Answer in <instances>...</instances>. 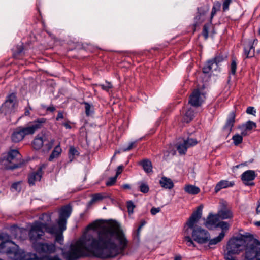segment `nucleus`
<instances>
[{"mask_svg": "<svg viewBox=\"0 0 260 260\" xmlns=\"http://www.w3.org/2000/svg\"><path fill=\"white\" fill-rule=\"evenodd\" d=\"M128 241L117 223H111L102 226L97 236L89 234L71 245L70 250L62 252L66 260H78L87 256L86 251L94 257L108 259L116 257L128 246Z\"/></svg>", "mask_w": 260, "mask_h": 260, "instance_id": "nucleus-1", "label": "nucleus"}, {"mask_svg": "<svg viewBox=\"0 0 260 260\" xmlns=\"http://www.w3.org/2000/svg\"><path fill=\"white\" fill-rule=\"evenodd\" d=\"M203 205L199 206L187 221L184 226V232L186 235L185 241L189 247H196L193 241L199 244H205L208 242L211 238L209 232L206 230L197 225L202 215Z\"/></svg>", "mask_w": 260, "mask_h": 260, "instance_id": "nucleus-2", "label": "nucleus"}, {"mask_svg": "<svg viewBox=\"0 0 260 260\" xmlns=\"http://www.w3.org/2000/svg\"><path fill=\"white\" fill-rule=\"evenodd\" d=\"M232 240L240 242L242 248L240 252L244 250V258L246 260H260V241L254 238L253 235L246 233L240 238H231L227 244V251L230 242Z\"/></svg>", "mask_w": 260, "mask_h": 260, "instance_id": "nucleus-3", "label": "nucleus"}, {"mask_svg": "<svg viewBox=\"0 0 260 260\" xmlns=\"http://www.w3.org/2000/svg\"><path fill=\"white\" fill-rule=\"evenodd\" d=\"M72 212V207L70 204L62 206L59 211V218L57 224L49 226L46 228V232L54 235L55 242L62 244L63 241V232L66 230L67 219L70 217Z\"/></svg>", "mask_w": 260, "mask_h": 260, "instance_id": "nucleus-4", "label": "nucleus"}, {"mask_svg": "<svg viewBox=\"0 0 260 260\" xmlns=\"http://www.w3.org/2000/svg\"><path fill=\"white\" fill-rule=\"evenodd\" d=\"M47 122V119L38 118L29 122L26 126H19L16 128L11 135V140L14 143L22 140L25 136L34 134L37 131L42 128Z\"/></svg>", "mask_w": 260, "mask_h": 260, "instance_id": "nucleus-5", "label": "nucleus"}, {"mask_svg": "<svg viewBox=\"0 0 260 260\" xmlns=\"http://www.w3.org/2000/svg\"><path fill=\"white\" fill-rule=\"evenodd\" d=\"M17 108L18 101L16 94L12 93L6 96L5 102L1 107L0 110L5 115H7L14 113L17 110Z\"/></svg>", "mask_w": 260, "mask_h": 260, "instance_id": "nucleus-6", "label": "nucleus"}, {"mask_svg": "<svg viewBox=\"0 0 260 260\" xmlns=\"http://www.w3.org/2000/svg\"><path fill=\"white\" fill-rule=\"evenodd\" d=\"M49 228V225L46 223L41 222H36L31 226L29 232V237L30 240L37 241L41 239L44 235V229L46 232V228Z\"/></svg>", "mask_w": 260, "mask_h": 260, "instance_id": "nucleus-7", "label": "nucleus"}, {"mask_svg": "<svg viewBox=\"0 0 260 260\" xmlns=\"http://www.w3.org/2000/svg\"><path fill=\"white\" fill-rule=\"evenodd\" d=\"M240 242L236 240H232L230 241L228 247V251L225 252L224 258L225 260H236L234 255L239 254L242 246Z\"/></svg>", "mask_w": 260, "mask_h": 260, "instance_id": "nucleus-8", "label": "nucleus"}, {"mask_svg": "<svg viewBox=\"0 0 260 260\" xmlns=\"http://www.w3.org/2000/svg\"><path fill=\"white\" fill-rule=\"evenodd\" d=\"M34 247L36 251L39 254L53 253L56 251V247L54 244H48L47 243L37 242L34 244Z\"/></svg>", "mask_w": 260, "mask_h": 260, "instance_id": "nucleus-9", "label": "nucleus"}, {"mask_svg": "<svg viewBox=\"0 0 260 260\" xmlns=\"http://www.w3.org/2000/svg\"><path fill=\"white\" fill-rule=\"evenodd\" d=\"M205 99L204 94L201 93L199 90H194L189 96V103L195 107H200Z\"/></svg>", "mask_w": 260, "mask_h": 260, "instance_id": "nucleus-10", "label": "nucleus"}, {"mask_svg": "<svg viewBox=\"0 0 260 260\" xmlns=\"http://www.w3.org/2000/svg\"><path fill=\"white\" fill-rule=\"evenodd\" d=\"M258 43L257 39H249L244 44V52L246 58H251L254 56V45Z\"/></svg>", "mask_w": 260, "mask_h": 260, "instance_id": "nucleus-11", "label": "nucleus"}, {"mask_svg": "<svg viewBox=\"0 0 260 260\" xmlns=\"http://www.w3.org/2000/svg\"><path fill=\"white\" fill-rule=\"evenodd\" d=\"M5 156L12 165L17 164L20 165V168L24 164V161L21 160V155L17 150H11Z\"/></svg>", "mask_w": 260, "mask_h": 260, "instance_id": "nucleus-12", "label": "nucleus"}, {"mask_svg": "<svg viewBox=\"0 0 260 260\" xmlns=\"http://www.w3.org/2000/svg\"><path fill=\"white\" fill-rule=\"evenodd\" d=\"M236 114L234 111L231 112L228 115L225 123L222 128L224 133L227 134L228 137L232 131L235 122Z\"/></svg>", "mask_w": 260, "mask_h": 260, "instance_id": "nucleus-13", "label": "nucleus"}, {"mask_svg": "<svg viewBox=\"0 0 260 260\" xmlns=\"http://www.w3.org/2000/svg\"><path fill=\"white\" fill-rule=\"evenodd\" d=\"M256 177V174L253 170H247L241 175V179L244 184L248 186H253L254 183L252 182Z\"/></svg>", "mask_w": 260, "mask_h": 260, "instance_id": "nucleus-14", "label": "nucleus"}, {"mask_svg": "<svg viewBox=\"0 0 260 260\" xmlns=\"http://www.w3.org/2000/svg\"><path fill=\"white\" fill-rule=\"evenodd\" d=\"M219 219L217 214L214 215L210 213L205 222V226L209 230H213L216 228Z\"/></svg>", "mask_w": 260, "mask_h": 260, "instance_id": "nucleus-15", "label": "nucleus"}, {"mask_svg": "<svg viewBox=\"0 0 260 260\" xmlns=\"http://www.w3.org/2000/svg\"><path fill=\"white\" fill-rule=\"evenodd\" d=\"M20 168V165L17 164L12 165L9 159L5 155L0 158V169L1 170H14Z\"/></svg>", "mask_w": 260, "mask_h": 260, "instance_id": "nucleus-16", "label": "nucleus"}, {"mask_svg": "<svg viewBox=\"0 0 260 260\" xmlns=\"http://www.w3.org/2000/svg\"><path fill=\"white\" fill-rule=\"evenodd\" d=\"M216 214L219 219H231L233 216V214L231 210L227 208L225 205L222 206V208L218 211Z\"/></svg>", "mask_w": 260, "mask_h": 260, "instance_id": "nucleus-17", "label": "nucleus"}, {"mask_svg": "<svg viewBox=\"0 0 260 260\" xmlns=\"http://www.w3.org/2000/svg\"><path fill=\"white\" fill-rule=\"evenodd\" d=\"M42 176V170L41 168H39L36 172L29 174L28 177V181L30 185H34L36 181H40Z\"/></svg>", "mask_w": 260, "mask_h": 260, "instance_id": "nucleus-18", "label": "nucleus"}, {"mask_svg": "<svg viewBox=\"0 0 260 260\" xmlns=\"http://www.w3.org/2000/svg\"><path fill=\"white\" fill-rule=\"evenodd\" d=\"M46 141V137L45 136H40L37 135L32 143L33 148L36 150L40 149L44 146Z\"/></svg>", "mask_w": 260, "mask_h": 260, "instance_id": "nucleus-19", "label": "nucleus"}, {"mask_svg": "<svg viewBox=\"0 0 260 260\" xmlns=\"http://www.w3.org/2000/svg\"><path fill=\"white\" fill-rule=\"evenodd\" d=\"M234 181H229L227 180H222L219 181L215 187V192H218L221 189L229 187H232L234 185Z\"/></svg>", "mask_w": 260, "mask_h": 260, "instance_id": "nucleus-20", "label": "nucleus"}, {"mask_svg": "<svg viewBox=\"0 0 260 260\" xmlns=\"http://www.w3.org/2000/svg\"><path fill=\"white\" fill-rule=\"evenodd\" d=\"M225 236L224 232H221L219 235L213 239H210L208 241V246L210 249H214L215 247L213 246L217 244V243L220 242L224 238Z\"/></svg>", "mask_w": 260, "mask_h": 260, "instance_id": "nucleus-21", "label": "nucleus"}, {"mask_svg": "<svg viewBox=\"0 0 260 260\" xmlns=\"http://www.w3.org/2000/svg\"><path fill=\"white\" fill-rule=\"evenodd\" d=\"M221 4L218 1H215L213 2V7L212 8L210 17V21L212 22V20L216 15L217 12L220 11L221 9Z\"/></svg>", "mask_w": 260, "mask_h": 260, "instance_id": "nucleus-22", "label": "nucleus"}, {"mask_svg": "<svg viewBox=\"0 0 260 260\" xmlns=\"http://www.w3.org/2000/svg\"><path fill=\"white\" fill-rule=\"evenodd\" d=\"M161 186L166 189H172L174 187V183L171 179L162 177L159 181Z\"/></svg>", "mask_w": 260, "mask_h": 260, "instance_id": "nucleus-23", "label": "nucleus"}, {"mask_svg": "<svg viewBox=\"0 0 260 260\" xmlns=\"http://www.w3.org/2000/svg\"><path fill=\"white\" fill-rule=\"evenodd\" d=\"M139 164L142 166L144 171L149 173L152 172V165L150 160L149 159H144L139 162Z\"/></svg>", "mask_w": 260, "mask_h": 260, "instance_id": "nucleus-24", "label": "nucleus"}, {"mask_svg": "<svg viewBox=\"0 0 260 260\" xmlns=\"http://www.w3.org/2000/svg\"><path fill=\"white\" fill-rule=\"evenodd\" d=\"M85 106V112L86 116H90L94 113V106L87 102L83 101L81 103Z\"/></svg>", "mask_w": 260, "mask_h": 260, "instance_id": "nucleus-25", "label": "nucleus"}, {"mask_svg": "<svg viewBox=\"0 0 260 260\" xmlns=\"http://www.w3.org/2000/svg\"><path fill=\"white\" fill-rule=\"evenodd\" d=\"M24 48L22 45H17L13 49V56L16 59H20L23 55Z\"/></svg>", "mask_w": 260, "mask_h": 260, "instance_id": "nucleus-26", "label": "nucleus"}, {"mask_svg": "<svg viewBox=\"0 0 260 260\" xmlns=\"http://www.w3.org/2000/svg\"><path fill=\"white\" fill-rule=\"evenodd\" d=\"M184 191L190 194H197L200 191V189L198 187L192 185H187L184 187Z\"/></svg>", "mask_w": 260, "mask_h": 260, "instance_id": "nucleus-27", "label": "nucleus"}, {"mask_svg": "<svg viewBox=\"0 0 260 260\" xmlns=\"http://www.w3.org/2000/svg\"><path fill=\"white\" fill-rule=\"evenodd\" d=\"M194 116V110L192 108H190L188 109L184 114L183 121L186 123H189L193 119Z\"/></svg>", "mask_w": 260, "mask_h": 260, "instance_id": "nucleus-28", "label": "nucleus"}, {"mask_svg": "<svg viewBox=\"0 0 260 260\" xmlns=\"http://www.w3.org/2000/svg\"><path fill=\"white\" fill-rule=\"evenodd\" d=\"M62 151V150L59 146V145H58L56 146L53 151L52 152L51 154H50L49 157V160L51 161H52L54 158H57L59 156L60 154L61 153Z\"/></svg>", "mask_w": 260, "mask_h": 260, "instance_id": "nucleus-29", "label": "nucleus"}, {"mask_svg": "<svg viewBox=\"0 0 260 260\" xmlns=\"http://www.w3.org/2000/svg\"><path fill=\"white\" fill-rule=\"evenodd\" d=\"M256 127V123L252 121L249 120L245 124H242L241 126H239L238 128L240 129H246V130L250 131Z\"/></svg>", "mask_w": 260, "mask_h": 260, "instance_id": "nucleus-30", "label": "nucleus"}, {"mask_svg": "<svg viewBox=\"0 0 260 260\" xmlns=\"http://www.w3.org/2000/svg\"><path fill=\"white\" fill-rule=\"evenodd\" d=\"M80 154L78 149L74 146H70L69 150V158L70 161H72L75 156H79Z\"/></svg>", "mask_w": 260, "mask_h": 260, "instance_id": "nucleus-31", "label": "nucleus"}, {"mask_svg": "<svg viewBox=\"0 0 260 260\" xmlns=\"http://www.w3.org/2000/svg\"><path fill=\"white\" fill-rule=\"evenodd\" d=\"M214 65H215V64L211 59L208 60L202 69L203 72L205 74L209 73L212 71V67Z\"/></svg>", "mask_w": 260, "mask_h": 260, "instance_id": "nucleus-32", "label": "nucleus"}, {"mask_svg": "<svg viewBox=\"0 0 260 260\" xmlns=\"http://www.w3.org/2000/svg\"><path fill=\"white\" fill-rule=\"evenodd\" d=\"M227 57H224L223 55L219 54L216 55L213 58L211 59L213 63L215 64L216 68H217L219 64L223 62Z\"/></svg>", "mask_w": 260, "mask_h": 260, "instance_id": "nucleus-33", "label": "nucleus"}, {"mask_svg": "<svg viewBox=\"0 0 260 260\" xmlns=\"http://www.w3.org/2000/svg\"><path fill=\"white\" fill-rule=\"evenodd\" d=\"M188 148L184 142L178 144L177 146V150L180 155L185 154Z\"/></svg>", "mask_w": 260, "mask_h": 260, "instance_id": "nucleus-34", "label": "nucleus"}, {"mask_svg": "<svg viewBox=\"0 0 260 260\" xmlns=\"http://www.w3.org/2000/svg\"><path fill=\"white\" fill-rule=\"evenodd\" d=\"M5 253L8 255H13L14 258H18L17 256L18 254V249L15 247H8L5 251Z\"/></svg>", "mask_w": 260, "mask_h": 260, "instance_id": "nucleus-35", "label": "nucleus"}, {"mask_svg": "<svg viewBox=\"0 0 260 260\" xmlns=\"http://www.w3.org/2000/svg\"><path fill=\"white\" fill-rule=\"evenodd\" d=\"M209 10V6L208 5H204L200 7L197 8V12L200 15L204 17Z\"/></svg>", "mask_w": 260, "mask_h": 260, "instance_id": "nucleus-36", "label": "nucleus"}, {"mask_svg": "<svg viewBox=\"0 0 260 260\" xmlns=\"http://www.w3.org/2000/svg\"><path fill=\"white\" fill-rule=\"evenodd\" d=\"M212 25V22L209 21V22L204 24L203 30L202 35L204 36L205 40H207L208 38V30Z\"/></svg>", "mask_w": 260, "mask_h": 260, "instance_id": "nucleus-37", "label": "nucleus"}, {"mask_svg": "<svg viewBox=\"0 0 260 260\" xmlns=\"http://www.w3.org/2000/svg\"><path fill=\"white\" fill-rule=\"evenodd\" d=\"M216 227L221 228L222 230L221 232H224L225 233L229 229L230 224L227 222L220 221L217 223Z\"/></svg>", "mask_w": 260, "mask_h": 260, "instance_id": "nucleus-38", "label": "nucleus"}, {"mask_svg": "<svg viewBox=\"0 0 260 260\" xmlns=\"http://www.w3.org/2000/svg\"><path fill=\"white\" fill-rule=\"evenodd\" d=\"M233 143L235 146H238L243 141V137L239 134H236L232 137Z\"/></svg>", "mask_w": 260, "mask_h": 260, "instance_id": "nucleus-39", "label": "nucleus"}, {"mask_svg": "<svg viewBox=\"0 0 260 260\" xmlns=\"http://www.w3.org/2000/svg\"><path fill=\"white\" fill-rule=\"evenodd\" d=\"M183 142L185 143L188 148L192 147L197 144L198 141L196 139L188 138L187 139L184 140Z\"/></svg>", "mask_w": 260, "mask_h": 260, "instance_id": "nucleus-40", "label": "nucleus"}, {"mask_svg": "<svg viewBox=\"0 0 260 260\" xmlns=\"http://www.w3.org/2000/svg\"><path fill=\"white\" fill-rule=\"evenodd\" d=\"M140 191L143 193H147L149 190L148 184L144 182L139 183Z\"/></svg>", "mask_w": 260, "mask_h": 260, "instance_id": "nucleus-41", "label": "nucleus"}, {"mask_svg": "<svg viewBox=\"0 0 260 260\" xmlns=\"http://www.w3.org/2000/svg\"><path fill=\"white\" fill-rule=\"evenodd\" d=\"M237 69V62L235 58H232V62L230 65V70L229 73L232 75H235Z\"/></svg>", "mask_w": 260, "mask_h": 260, "instance_id": "nucleus-42", "label": "nucleus"}, {"mask_svg": "<svg viewBox=\"0 0 260 260\" xmlns=\"http://www.w3.org/2000/svg\"><path fill=\"white\" fill-rule=\"evenodd\" d=\"M126 207L127 208V211L129 214L133 213L134 209L135 208V205L132 201H128L126 202Z\"/></svg>", "mask_w": 260, "mask_h": 260, "instance_id": "nucleus-43", "label": "nucleus"}, {"mask_svg": "<svg viewBox=\"0 0 260 260\" xmlns=\"http://www.w3.org/2000/svg\"><path fill=\"white\" fill-rule=\"evenodd\" d=\"M33 255L37 256V254L32 253H27L26 254H24L21 257V260H35L36 258H35Z\"/></svg>", "mask_w": 260, "mask_h": 260, "instance_id": "nucleus-44", "label": "nucleus"}, {"mask_svg": "<svg viewBox=\"0 0 260 260\" xmlns=\"http://www.w3.org/2000/svg\"><path fill=\"white\" fill-rule=\"evenodd\" d=\"M204 20V16L202 15H200L197 12V15L194 17V21H195V25H199L202 22H203Z\"/></svg>", "mask_w": 260, "mask_h": 260, "instance_id": "nucleus-45", "label": "nucleus"}, {"mask_svg": "<svg viewBox=\"0 0 260 260\" xmlns=\"http://www.w3.org/2000/svg\"><path fill=\"white\" fill-rule=\"evenodd\" d=\"M222 11L226 12L229 10V6L232 2V0H222Z\"/></svg>", "mask_w": 260, "mask_h": 260, "instance_id": "nucleus-46", "label": "nucleus"}, {"mask_svg": "<svg viewBox=\"0 0 260 260\" xmlns=\"http://www.w3.org/2000/svg\"><path fill=\"white\" fill-rule=\"evenodd\" d=\"M137 142H132L129 143L127 147H123L120 149V151L122 152H125L131 150L133 148L136 146Z\"/></svg>", "mask_w": 260, "mask_h": 260, "instance_id": "nucleus-47", "label": "nucleus"}, {"mask_svg": "<svg viewBox=\"0 0 260 260\" xmlns=\"http://www.w3.org/2000/svg\"><path fill=\"white\" fill-rule=\"evenodd\" d=\"M104 196L102 193H95L92 195V198L91 199L92 202H95L98 201H101L104 198Z\"/></svg>", "mask_w": 260, "mask_h": 260, "instance_id": "nucleus-48", "label": "nucleus"}, {"mask_svg": "<svg viewBox=\"0 0 260 260\" xmlns=\"http://www.w3.org/2000/svg\"><path fill=\"white\" fill-rule=\"evenodd\" d=\"M7 243H11L14 244V243L10 240H6L5 241H3L0 243V252H5L6 250L5 248L6 247Z\"/></svg>", "mask_w": 260, "mask_h": 260, "instance_id": "nucleus-49", "label": "nucleus"}, {"mask_svg": "<svg viewBox=\"0 0 260 260\" xmlns=\"http://www.w3.org/2000/svg\"><path fill=\"white\" fill-rule=\"evenodd\" d=\"M117 178V177L116 175L114 177L109 178L106 182V185L107 186H112L116 182Z\"/></svg>", "mask_w": 260, "mask_h": 260, "instance_id": "nucleus-50", "label": "nucleus"}, {"mask_svg": "<svg viewBox=\"0 0 260 260\" xmlns=\"http://www.w3.org/2000/svg\"><path fill=\"white\" fill-rule=\"evenodd\" d=\"M106 84H100L99 86L101 87V88L105 91H108L111 88H112V85L110 82L108 81L106 82Z\"/></svg>", "mask_w": 260, "mask_h": 260, "instance_id": "nucleus-51", "label": "nucleus"}, {"mask_svg": "<svg viewBox=\"0 0 260 260\" xmlns=\"http://www.w3.org/2000/svg\"><path fill=\"white\" fill-rule=\"evenodd\" d=\"M54 142V139H51L50 141H48L47 143L44 144V147L46 150L49 151L50 150L53 145Z\"/></svg>", "mask_w": 260, "mask_h": 260, "instance_id": "nucleus-52", "label": "nucleus"}, {"mask_svg": "<svg viewBox=\"0 0 260 260\" xmlns=\"http://www.w3.org/2000/svg\"><path fill=\"white\" fill-rule=\"evenodd\" d=\"M32 110V109L31 107L30 106L29 102L28 101L27 105L24 109L25 112L24 113V116H29V115L30 114V111Z\"/></svg>", "mask_w": 260, "mask_h": 260, "instance_id": "nucleus-53", "label": "nucleus"}, {"mask_svg": "<svg viewBox=\"0 0 260 260\" xmlns=\"http://www.w3.org/2000/svg\"><path fill=\"white\" fill-rule=\"evenodd\" d=\"M246 113L248 114L255 115L256 113V110L253 107L249 106L247 108Z\"/></svg>", "mask_w": 260, "mask_h": 260, "instance_id": "nucleus-54", "label": "nucleus"}, {"mask_svg": "<svg viewBox=\"0 0 260 260\" xmlns=\"http://www.w3.org/2000/svg\"><path fill=\"white\" fill-rule=\"evenodd\" d=\"M160 211V208H159V207L156 208V207H153L151 208L150 212L152 215H155L157 213H159Z\"/></svg>", "mask_w": 260, "mask_h": 260, "instance_id": "nucleus-55", "label": "nucleus"}, {"mask_svg": "<svg viewBox=\"0 0 260 260\" xmlns=\"http://www.w3.org/2000/svg\"><path fill=\"white\" fill-rule=\"evenodd\" d=\"M40 219H45L47 221H50L51 220V216L47 214L44 213L42 214Z\"/></svg>", "mask_w": 260, "mask_h": 260, "instance_id": "nucleus-56", "label": "nucleus"}, {"mask_svg": "<svg viewBox=\"0 0 260 260\" xmlns=\"http://www.w3.org/2000/svg\"><path fill=\"white\" fill-rule=\"evenodd\" d=\"M123 169V166L122 165H120L117 167V170H116V173L115 175L117 177L122 173Z\"/></svg>", "mask_w": 260, "mask_h": 260, "instance_id": "nucleus-57", "label": "nucleus"}, {"mask_svg": "<svg viewBox=\"0 0 260 260\" xmlns=\"http://www.w3.org/2000/svg\"><path fill=\"white\" fill-rule=\"evenodd\" d=\"M19 182H15L12 184L11 188H12V189L16 191L20 189V188H19Z\"/></svg>", "mask_w": 260, "mask_h": 260, "instance_id": "nucleus-58", "label": "nucleus"}, {"mask_svg": "<svg viewBox=\"0 0 260 260\" xmlns=\"http://www.w3.org/2000/svg\"><path fill=\"white\" fill-rule=\"evenodd\" d=\"M46 258L48 260H62L61 259L58 255H54V256H47Z\"/></svg>", "mask_w": 260, "mask_h": 260, "instance_id": "nucleus-59", "label": "nucleus"}, {"mask_svg": "<svg viewBox=\"0 0 260 260\" xmlns=\"http://www.w3.org/2000/svg\"><path fill=\"white\" fill-rule=\"evenodd\" d=\"M63 112L61 111H59L57 114V117L56 118V120L57 121H58V120H59V119H63Z\"/></svg>", "mask_w": 260, "mask_h": 260, "instance_id": "nucleus-60", "label": "nucleus"}, {"mask_svg": "<svg viewBox=\"0 0 260 260\" xmlns=\"http://www.w3.org/2000/svg\"><path fill=\"white\" fill-rule=\"evenodd\" d=\"M33 256L35 258H36L35 260H48L46 258L47 256H48V255H46V256H43V257H39L37 255V256L33 255Z\"/></svg>", "mask_w": 260, "mask_h": 260, "instance_id": "nucleus-61", "label": "nucleus"}, {"mask_svg": "<svg viewBox=\"0 0 260 260\" xmlns=\"http://www.w3.org/2000/svg\"><path fill=\"white\" fill-rule=\"evenodd\" d=\"M55 110V108L53 106H50L47 108V111L51 112H53Z\"/></svg>", "mask_w": 260, "mask_h": 260, "instance_id": "nucleus-62", "label": "nucleus"}, {"mask_svg": "<svg viewBox=\"0 0 260 260\" xmlns=\"http://www.w3.org/2000/svg\"><path fill=\"white\" fill-rule=\"evenodd\" d=\"M62 125L65 127L66 129H71L72 128L71 126L70 125V122L68 121V122L64 123Z\"/></svg>", "mask_w": 260, "mask_h": 260, "instance_id": "nucleus-63", "label": "nucleus"}, {"mask_svg": "<svg viewBox=\"0 0 260 260\" xmlns=\"http://www.w3.org/2000/svg\"><path fill=\"white\" fill-rule=\"evenodd\" d=\"M122 187L125 189H129L131 188V186L128 184H125L122 185Z\"/></svg>", "mask_w": 260, "mask_h": 260, "instance_id": "nucleus-64", "label": "nucleus"}]
</instances>
